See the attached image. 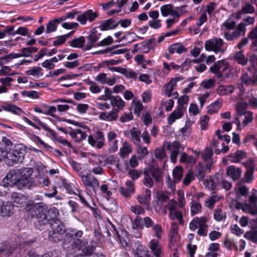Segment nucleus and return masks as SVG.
I'll return each instance as SVG.
<instances>
[{
    "instance_id": "774afa93",
    "label": "nucleus",
    "mask_w": 257,
    "mask_h": 257,
    "mask_svg": "<svg viewBox=\"0 0 257 257\" xmlns=\"http://www.w3.org/2000/svg\"><path fill=\"white\" fill-rule=\"evenodd\" d=\"M249 201L251 203H254L250 213L253 215H257V197L253 195L250 196Z\"/></svg>"
},
{
    "instance_id": "a211bd4d",
    "label": "nucleus",
    "mask_w": 257,
    "mask_h": 257,
    "mask_svg": "<svg viewBox=\"0 0 257 257\" xmlns=\"http://www.w3.org/2000/svg\"><path fill=\"white\" fill-rule=\"evenodd\" d=\"M183 106H178L177 109L174 110L168 117V123L172 124L176 119L180 118L183 115Z\"/></svg>"
},
{
    "instance_id": "9b49d317",
    "label": "nucleus",
    "mask_w": 257,
    "mask_h": 257,
    "mask_svg": "<svg viewBox=\"0 0 257 257\" xmlns=\"http://www.w3.org/2000/svg\"><path fill=\"white\" fill-rule=\"evenodd\" d=\"M107 139L109 145V152L114 153L118 149V141L116 139V134L113 131H110L107 134Z\"/></svg>"
},
{
    "instance_id": "ea45409f",
    "label": "nucleus",
    "mask_w": 257,
    "mask_h": 257,
    "mask_svg": "<svg viewBox=\"0 0 257 257\" xmlns=\"http://www.w3.org/2000/svg\"><path fill=\"white\" fill-rule=\"evenodd\" d=\"M143 174L144 175V178L143 179L144 185L148 188H152L154 185V181L151 177L149 170L145 169Z\"/></svg>"
},
{
    "instance_id": "69168bd1",
    "label": "nucleus",
    "mask_w": 257,
    "mask_h": 257,
    "mask_svg": "<svg viewBox=\"0 0 257 257\" xmlns=\"http://www.w3.org/2000/svg\"><path fill=\"white\" fill-rule=\"evenodd\" d=\"M136 257H152L150 254H149L148 250H144L143 249V246L140 245L138 246L135 254Z\"/></svg>"
},
{
    "instance_id": "dca6fc26",
    "label": "nucleus",
    "mask_w": 257,
    "mask_h": 257,
    "mask_svg": "<svg viewBox=\"0 0 257 257\" xmlns=\"http://www.w3.org/2000/svg\"><path fill=\"white\" fill-rule=\"evenodd\" d=\"M13 206L21 207L24 206L27 201V197L22 194L14 192L11 196Z\"/></svg>"
},
{
    "instance_id": "680f3d73",
    "label": "nucleus",
    "mask_w": 257,
    "mask_h": 257,
    "mask_svg": "<svg viewBox=\"0 0 257 257\" xmlns=\"http://www.w3.org/2000/svg\"><path fill=\"white\" fill-rule=\"evenodd\" d=\"M244 237L248 240H250L254 243H257V230H250L246 232Z\"/></svg>"
},
{
    "instance_id": "393cba45",
    "label": "nucleus",
    "mask_w": 257,
    "mask_h": 257,
    "mask_svg": "<svg viewBox=\"0 0 257 257\" xmlns=\"http://www.w3.org/2000/svg\"><path fill=\"white\" fill-rule=\"evenodd\" d=\"M224 60H219L216 62L213 65L210 67V71L214 74L217 78H222V74L220 73L221 66Z\"/></svg>"
},
{
    "instance_id": "72a5a7b5",
    "label": "nucleus",
    "mask_w": 257,
    "mask_h": 257,
    "mask_svg": "<svg viewBox=\"0 0 257 257\" xmlns=\"http://www.w3.org/2000/svg\"><path fill=\"white\" fill-rule=\"evenodd\" d=\"M222 102V99H218L215 101H214L213 103L211 104L208 107L207 112L208 114H212L213 113H216L218 111L219 109L221 106V103Z\"/></svg>"
},
{
    "instance_id": "a18cd8bd",
    "label": "nucleus",
    "mask_w": 257,
    "mask_h": 257,
    "mask_svg": "<svg viewBox=\"0 0 257 257\" xmlns=\"http://www.w3.org/2000/svg\"><path fill=\"white\" fill-rule=\"evenodd\" d=\"M234 59L237 62L238 64L243 66L246 65L248 62L247 59L242 53V50L239 51L235 54Z\"/></svg>"
},
{
    "instance_id": "f704fd0d",
    "label": "nucleus",
    "mask_w": 257,
    "mask_h": 257,
    "mask_svg": "<svg viewBox=\"0 0 257 257\" xmlns=\"http://www.w3.org/2000/svg\"><path fill=\"white\" fill-rule=\"evenodd\" d=\"M4 110L12 112L15 114L21 115L24 112L22 109L15 105L8 104L2 106Z\"/></svg>"
},
{
    "instance_id": "423d86ee",
    "label": "nucleus",
    "mask_w": 257,
    "mask_h": 257,
    "mask_svg": "<svg viewBox=\"0 0 257 257\" xmlns=\"http://www.w3.org/2000/svg\"><path fill=\"white\" fill-rule=\"evenodd\" d=\"M82 181L86 188L95 192L98 189L99 183L98 180L90 173L86 175H81Z\"/></svg>"
},
{
    "instance_id": "bf43d9fd",
    "label": "nucleus",
    "mask_w": 257,
    "mask_h": 257,
    "mask_svg": "<svg viewBox=\"0 0 257 257\" xmlns=\"http://www.w3.org/2000/svg\"><path fill=\"white\" fill-rule=\"evenodd\" d=\"M180 161L181 162H186L187 163L193 164L196 162V159L192 156H188L185 153L181 154Z\"/></svg>"
},
{
    "instance_id": "9d476101",
    "label": "nucleus",
    "mask_w": 257,
    "mask_h": 257,
    "mask_svg": "<svg viewBox=\"0 0 257 257\" xmlns=\"http://www.w3.org/2000/svg\"><path fill=\"white\" fill-rule=\"evenodd\" d=\"M213 154L212 149L209 148H206L201 152V157L205 163L206 169L208 171L211 170V166L213 164Z\"/></svg>"
},
{
    "instance_id": "c03bdc74",
    "label": "nucleus",
    "mask_w": 257,
    "mask_h": 257,
    "mask_svg": "<svg viewBox=\"0 0 257 257\" xmlns=\"http://www.w3.org/2000/svg\"><path fill=\"white\" fill-rule=\"evenodd\" d=\"M214 219L217 221H221L225 220L226 215L225 212L220 208H216L213 211Z\"/></svg>"
},
{
    "instance_id": "c85d7f7f",
    "label": "nucleus",
    "mask_w": 257,
    "mask_h": 257,
    "mask_svg": "<svg viewBox=\"0 0 257 257\" xmlns=\"http://www.w3.org/2000/svg\"><path fill=\"white\" fill-rule=\"evenodd\" d=\"M245 25L242 23H240L238 24L236 29L232 32L234 38L236 40L241 35H244L246 31Z\"/></svg>"
},
{
    "instance_id": "20e7f679",
    "label": "nucleus",
    "mask_w": 257,
    "mask_h": 257,
    "mask_svg": "<svg viewBox=\"0 0 257 257\" xmlns=\"http://www.w3.org/2000/svg\"><path fill=\"white\" fill-rule=\"evenodd\" d=\"M87 141L91 147L97 149H101L105 144L103 132L99 130H97L93 135L88 136Z\"/></svg>"
},
{
    "instance_id": "4c0bfd02",
    "label": "nucleus",
    "mask_w": 257,
    "mask_h": 257,
    "mask_svg": "<svg viewBox=\"0 0 257 257\" xmlns=\"http://www.w3.org/2000/svg\"><path fill=\"white\" fill-rule=\"evenodd\" d=\"M103 207L108 211L115 212L117 208L116 202L112 198L107 199Z\"/></svg>"
},
{
    "instance_id": "39448f33",
    "label": "nucleus",
    "mask_w": 257,
    "mask_h": 257,
    "mask_svg": "<svg viewBox=\"0 0 257 257\" xmlns=\"http://www.w3.org/2000/svg\"><path fill=\"white\" fill-rule=\"evenodd\" d=\"M144 227L147 228H152L154 232L155 236L160 239L163 233V229L160 224H155L154 221L149 216H146L143 218Z\"/></svg>"
},
{
    "instance_id": "49530a36",
    "label": "nucleus",
    "mask_w": 257,
    "mask_h": 257,
    "mask_svg": "<svg viewBox=\"0 0 257 257\" xmlns=\"http://www.w3.org/2000/svg\"><path fill=\"white\" fill-rule=\"evenodd\" d=\"M85 39L84 37L81 36L77 39L69 41V43L73 47L81 48L84 46Z\"/></svg>"
},
{
    "instance_id": "e2e57ef3",
    "label": "nucleus",
    "mask_w": 257,
    "mask_h": 257,
    "mask_svg": "<svg viewBox=\"0 0 257 257\" xmlns=\"http://www.w3.org/2000/svg\"><path fill=\"white\" fill-rule=\"evenodd\" d=\"M191 213L192 215L198 213L201 211V205L200 203L192 201L191 202Z\"/></svg>"
},
{
    "instance_id": "3c124183",
    "label": "nucleus",
    "mask_w": 257,
    "mask_h": 257,
    "mask_svg": "<svg viewBox=\"0 0 257 257\" xmlns=\"http://www.w3.org/2000/svg\"><path fill=\"white\" fill-rule=\"evenodd\" d=\"M19 173L21 178H31V176L33 172V170L31 168L24 167L18 170Z\"/></svg>"
},
{
    "instance_id": "6e6552de",
    "label": "nucleus",
    "mask_w": 257,
    "mask_h": 257,
    "mask_svg": "<svg viewBox=\"0 0 257 257\" xmlns=\"http://www.w3.org/2000/svg\"><path fill=\"white\" fill-rule=\"evenodd\" d=\"M148 246L155 257L163 256L162 246L158 239L155 238L151 239L149 242Z\"/></svg>"
},
{
    "instance_id": "8fccbe9b",
    "label": "nucleus",
    "mask_w": 257,
    "mask_h": 257,
    "mask_svg": "<svg viewBox=\"0 0 257 257\" xmlns=\"http://www.w3.org/2000/svg\"><path fill=\"white\" fill-rule=\"evenodd\" d=\"M173 176L175 182L179 181L183 176V169L181 166H176L173 170Z\"/></svg>"
},
{
    "instance_id": "0eeeda50",
    "label": "nucleus",
    "mask_w": 257,
    "mask_h": 257,
    "mask_svg": "<svg viewBox=\"0 0 257 257\" xmlns=\"http://www.w3.org/2000/svg\"><path fill=\"white\" fill-rule=\"evenodd\" d=\"M21 177L18 170H13L9 172L3 181L5 186H11L15 184H18Z\"/></svg>"
},
{
    "instance_id": "473e14b6",
    "label": "nucleus",
    "mask_w": 257,
    "mask_h": 257,
    "mask_svg": "<svg viewBox=\"0 0 257 257\" xmlns=\"http://www.w3.org/2000/svg\"><path fill=\"white\" fill-rule=\"evenodd\" d=\"M13 207L14 206L12 203L10 202L5 203L4 202V205L1 209V214L3 216H10L13 214Z\"/></svg>"
},
{
    "instance_id": "f8f14e48",
    "label": "nucleus",
    "mask_w": 257,
    "mask_h": 257,
    "mask_svg": "<svg viewBox=\"0 0 257 257\" xmlns=\"http://www.w3.org/2000/svg\"><path fill=\"white\" fill-rule=\"evenodd\" d=\"M240 79L241 83L238 85V88L240 90L239 95H242L244 92V89H243V85L245 86H252L254 85V79H252L250 77L247 73H243L241 74Z\"/></svg>"
},
{
    "instance_id": "4468645a",
    "label": "nucleus",
    "mask_w": 257,
    "mask_h": 257,
    "mask_svg": "<svg viewBox=\"0 0 257 257\" xmlns=\"http://www.w3.org/2000/svg\"><path fill=\"white\" fill-rule=\"evenodd\" d=\"M101 34L98 32L96 28H94L92 31H91L90 34L87 38L88 40V43L85 46V50H89L93 46H94L93 43L98 40Z\"/></svg>"
},
{
    "instance_id": "e433bc0d",
    "label": "nucleus",
    "mask_w": 257,
    "mask_h": 257,
    "mask_svg": "<svg viewBox=\"0 0 257 257\" xmlns=\"http://www.w3.org/2000/svg\"><path fill=\"white\" fill-rule=\"evenodd\" d=\"M184 148V146H182L177 141H175L172 143L169 144L167 146V149L171 153H179V152L181 150H183Z\"/></svg>"
},
{
    "instance_id": "13d9d810",
    "label": "nucleus",
    "mask_w": 257,
    "mask_h": 257,
    "mask_svg": "<svg viewBox=\"0 0 257 257\" xmlns=\"http://www.w3.org/2000/svg\"><path fill=\"white\" fill-rule=\"evenodd\" d=\"M122 74L127 79H136L137 78L138 74L136 72L131 69L123 68Z\"/></svg>"
},
{
    "instance_id": "37998d69",
    "label": "nucleus",
    "mask_w": 257,
    "mask_h": 257,
    "mask_svg": "<svg viewBox=\"0 0 257 257\" xmlns=\"http://www.w3.org/2000/svg\"><path fill=\"white\" fill-rule=\"evenodd\" d=\"M220 73L222 74V78H228L231 74V69L229 64L225 61H223Z\"/></svg>"
},
{
    "instance_id": "7ed1b4c3",
    "label": "nucleus",
    "mask_w": 257,
    "mask_h": 257,
    "mask_svg": "<svg viewBox=\"0 0 257 257\" xmlns=\"http://www.w3.org/2000/svg\"><path fill=\"white\" fill-rule=\"evenodd\" d=\"M205 48L207 51H212L215 53H223L226 49L224 42L221 38H213L205 42Z\"/></svg>"
},
{
    "instance_id": "2eb2a0df",
    "label": "nucleus",
    "mask_w": 257,
    "mask_h": 257,
    "mask_svg": "<svg viewBox=\"0 0 257 257\" xmlns=\"http://www.w3.org/2000/svg\"><path fill=\"white\" fill-rule=\"evenodd\" d=\"M176 86L175 81L170 80V82L163 87V88L165 89L164 94L168 97H172L173 98H177L178 96V93L176 91H174Z\"/></svg>"
},
{
    "instance_id": "1a4fd4ad",
    "label": "nucleus",
    "mask_w": 257,
    "mask_h": 257,
    "mask_svg": "<svg viewBox=\"0 0 257 257\" xmlns=\"http://www.w3.org/2000/svg\"><path fill=\"white\" fill-rule=\"evenodd\" d=\"M51 227L53 230V233L51 234V232L49 233V236L52 238L56 237L55 236H53V235L55 234H63L65 232V227L63 223L59 220L56 219L53 221V222L51 224Z\"/></svg>"
},
{
    "instance_id": "cd10ccee",
    "label": "nucleus",
    "mask_w": 257,
    "mask_h": 257,
    "mask_svg": "<svg viewBox=\"0 0 257 257\" xmlns=\"http://www.w3.org/2000/svg\"><path fill=\"white\" fill-rule=\"evenodd\" d=\"M147 170H149L150 175L152 176L156 182L160 183L162 181V174L159 168H155Z\"/></svg>"
},
{
    "instance_id": "a878e982",
    "label": "nucleus",
    "mask_w": 257,
    "mask_h": 257,
    "mask_svg": "<svg viewBox=\"0 0 257 257\" xmlns=\"http://www.w3.org/2000/svg\"><path fill=\"white\" fill-rule=\"evenodd\" d=\"M111 105L113 107H116L118 110L121 109L124 106V102L119 96H114L109 98Z\"/></svg>"
},
{
    "instance_id": "79ce46f5",
    "label": "nucleus",
    "mask_w": 257,
    "mask_h": 257,
    "mask_svg": "<svg viewBox=\"0 0 257 257\" xmlns=\"http://www.w3.org/2000/svg\"><path fill=\"white\" fill-rule=\"evenodd\" d=\"M52 136V138L56 141L61 143V144L67 146L69 148H72L71 144L65 139H63L62 138L59 136L54 131L50 135Z\"/></svg>"
},
{
    "instance_id": "f257e3e1",
    "label": "nucleus",
    "mask_w": 257,
    "mask_h": 257,
    "mask_svg": "<svg viewBox=\"0 0 257 257\" xmlns=\"http://www.w3.org/2000/svg\"><path fill=\"white\" fill-rule=\"evenodd\" d=\"M25 209L30 212L33 217L37 219L40 227L48 223V216L47 214L48 206L44 203L28 204Z\"/></svg>"
},
{
    "instance_id": "de8ad7c7",
    "label": "nucleus",
    "mask_w": 257,
    "mask_h": 257,
    "mask_svg": "<svg viewBox=\"0 0 257 257\" xmlns=\"http://www.w3.org/2000/svg\"><path fill=\"white\" fill-rule=\"evenodd\" d=\"M248 162L250 164V165L247 167V170L244 175V179L247 182H249L252 180V175L254 171V167L252 165V161L249 160Z\"/></svg>"
},
{
    "instance_id": "7c9ffc66",
    "label": "nucleus",
    "mask_w": 257,
    "mask_h": 257,
    "mask_svg": "<svg viewBox=\"0 0 257 257\" xmlns=\"http://www.w3.org/2000/svg\"><path fill=\"white\" fill-rule=\"evenodd\" d=\"M161 13L163 16L167 17L169 15L175 18L174 15V9L171 4L163 5L160 8Z\"/></svg>"
},
{
    "instance_id": "ddd939ff",
    "label": "nucleus",
    "mask_w": 257,
    "mask_h": 257,
    "mask_svg": "<svg viewBox=\"0 0 257 257\" xmlns=\"http://www.w3.org/2000/svg\"><path fill=\"white\" fill-rule=\"evenodd\" d=\"M97 17L96 13H94L91 10H89L84 12L83 14L77 17V20L82 25H84L88 20L89 22H92Z\"/></svg>"
},
{
    "instance_id": "f3484780",
    "label": "nucleus",
    "mask_w": 257,
    "mask_h": 257,
    "mask_svg": "<svg viewBox=\"0 0 257 257\" xmlns=\"http://www.w3.org/2000/svg\"><path fill=\"white\" fill-rule=\"evenodd\" d=\"M118 117V110L114 109L109 112H101L99 118L103 120L111 121L117 120Z\"/></svg>"
},
{
    "instance_id": "2f4dec72",
    "label": "nucleus",
    "mask_w": 257,
    "mask_h": 257,
    "mask_svg": "<svg viewBox=\"0 0 257 257\" xmlns=\"http://www.w3.org/2000/svg\"><path fill=\"white\" fill-rule=\"evenodd\" d=\"M168 50L171 54L176 53L180 54L185 52L187 49L182 45L176 43L171 45Z\"/></svg>"
},
{
    "instance_id": "052dcab7",
    "label": "nucleus",
    "mask_w": 257,
    "mask_h": 257,
    "mask_svg": "<svg viewBox=\"0 0 257 257\" xmlns=\"http://www.w3.org/2000/svg\"><path fill=\"white\" fill-rule=\"evenodd\" d=\"M47 214L48 216V221L50 220H55L59 215V211L56 207H53L47 210Z\"/></svg>"
},
{
    "instance_id": "09e8293b",
    "label": "nucleus",
    "mask_w": 257,
    "mask_h": 257,
    "mask_svg": "<svg viewBox=\"0 0 257 257\" xmlns=\"http://www.w3.org/2000/svg\"><path fill=\"white\" fill-rule=\"evenodd\" d=\"M178 234V226L176 223H173L170 230V243L172 244L176 242L175 237Z\"/></svg>"
},
{
    "instance_id": "864d4df0",
    "label": "nucleus",
    "mask_w": 257,
    "mask_h": 257,
    "mask_svg": "<svg viewBox=\"0 0 257 257\" xmlns=\"http://www.w3.org/2000/svg\"><path fill=\"white\" fill-rule=\"evenodd\" d=\"M132 228L143 229L144 228L143 218L140 216H137L134 220L132 221Z\"/></svg>"
},
{
    "instance_id": "4be33fe9",
    "label": "nucleus",
    "mask_w": 257,
    "mask_h": 257,
    "mask_svg": "<svg viewBox=\"0 0 257 257\" xmlns=\"http://www.w3.org/2000/svg\"><path fill=\"white\" fill-rule=\"evenodd\" d=\"M234 90V87L231 85H220L217 87L216 93L220 96H223L231 94Z\"/></svg>"
},
{
    "instance_id": "aec40b11",
    "label": "nucleus",
    "mask_w": 257,
    "mask_h": 257,
    "mask_svg": "<svg viewBox=\"0 0 257 257\" xmlns=\"http://www.w3.org/2000/svg\"><path fill=\"white\" fill-rule=\"evenodd\" d=\"M68 134L75 142L78 143L85 139L87 137V135L85 132L80 130H74L71 128Z\"/></svg>"
},
{
    "instance_id": "5fc2aeb1",
    "label": "nucleus",
    "mask_w": 257,
    "mask_h": 257,
    "mask_svg": "<svg viewBox=\"0 0 257 257\" xmlns=\"http://www.w3.org/2000/svg\"><path fill=\"white\" fill-rule=\"evenodd\" d=\"M73 32L74 31H71V32L66 35L58 37L57 39L53 42V45L55 46L62 45L66 41V39H68Z\"/></svg>"
},
{
    "instance_id": "338daca9",
    "label": "nucleus",
    "mask_w": 257,
    "mask_h": 257,
    "mask_svg": "<svg viewBox=\"0 0 257 257\" xmlns=\"http://www.w3.org/2000/svg\"><path fill=\"white\" fill-rule=\"evenodd\" d=\"M130 210L134 214L137 215V216H139V215L143 214L145 212V209L139 205L131 206L130 207Z\"/></svg>"
},
{
    "instance_id": "c9c22d12",
    "label": "nucleus",
    "mask_w": 257,
    "mask_h": 257,
    "mask_svg": "<svg viewBox=\"0 0 257 257\" xmlns=\"http://www.w3.org/2000/svg\"><path fill=\"white\" fill-rule=\"evenodd\" d=\"M132 152V146L126 142H123L122 147L120 149L119 155L121 158H124Z\"/></svg>"
},
{
    "instance_id": "58836bf2",
    "label": "nucleus",
    "mask_w": 257,
    "mask_h": 257,
    "mask_svg": "<svg viewBox=\"0 0 257 257\" xmlns=\"http://www.w3.org/2000/svg\"><path fill=\"white\" fill-rule=\"evenodd\" d=\"M209 172L206 169V167L202 164H199L197 166L196 170V175L199 181L203 180L205 177L206 172Z\"/></svg>"
},
{
    "instance_id": "412c9836",
    "label": "nucleus",
    "mask_w": 257,
    "mask_h": 257,
    "mask_svg": "<svg viewBox=\"0 0 257 257\" xmlns=\"http://www.w3.org/2000/svg\"><path fill=\"white\" fill-rule=\"evenodd\" d=\"M226 170L227 175L233 180L238 179L241 176V170L239 168L230 166L226 168Z\"/></svg>"
},
{
    "instance_id": "5701e85b",
    "label": "nucleus",
    "mask_w": 257,
    "mask_h": 257,
    "mask_svg": "<svg viewBox=\"0 0 257 257\" xmlns=\"http://www.w3.org/2000/svg\"><path fill=\"white\" fill-rule=\"evenodd\" d=\"M222 197L213 192L212 195L208 197L205 201V206L210 209H212L215 204L219 201Z\"/></svg>"
},
{
    "instance_id": "4d7b16f0",
    "label": "nucleus",
    "mask_w": 257,
    "mask_h": 257,
    "mask_svg": "<svg viewBox=\"0 0 257 257\" xmlns=\"http://www.w3.org/2000/svg\"><path fill=\"white\" fill-rule=\"evenodd\" d=\"M38 49L36 47H27L23 48L21 49V53H19L22 55L21 57H29L31 53H35L37 51Z\"/></svg>"
},
{
    "instance_id": "a19ab883",
    "label": "nucleus",
    "mask_w": 257,
    "mask_h": 257,
    "mask_svg": "<svg viewBox=\"0 0 257 257\" xmlns=\"http://www.w3.org/2000/svg\"><path fill=\"white\" fill-rule=\"evenodd\" d=\"M42 69L40 67H34L26 71V74L28 75H32L38 78L43 75L42 72Z\"/></svg>"
},
{
    "instance_id": "f03ea898",
    "label": "nucleus",
    "mask_w": 257,
    "mask_h": 257,
    "mask_svg": "<svg viewBox=\"0 0 257 257\" xmlns=\"http://www.w3.org/2000/svg\"><path fill=\"white\" fill-rule=\"evenodd\" d=\"M27 152V147L24 144L15 145L12 149L8 151L7 165L13 166L18 163L23 162Z\"/></svg>"
},
{
    "instance_id": "0e129e2a",
    "label": "nucleus",
    "mask_w": 257,
    "mask_h": 257,
    "mask_svg": "<svg viewBox=\"0 0 257 257\" xmlns=\"http://www.w3.org/2000/svg\"><path fill=\"white\" fill-rule=\"evenodd\" d=\"M204 185L209 189L212 190L216 188V183L211 176L207 177L203 182Z\"/></svg>"
},
{
    "instance_id": "c756f323",
    "label": "nucleus",
    "mask_w": 257,
    "mask_h": 257,
    "mask_svg": "<svg viewBox=\"0 0 257 257\" xmlns=\"http://www.w3.org/2000/svg\"><path fill=\"white\" fill-rule=\"evenodd\" d=\"M118 25V23H115L112 19H109L101 24L99 26V28L101 31H106L114 29Z\"/></svg>"
},
{
    "instance_id": "6ab92c4d",
    "label": "nucleus",
    "mask_w": 257,
    "mask_h": 257,
    "mask_svg": "<svg viewBox=\"0 0 257 257\" xmlns=\"http://www.w3.org/2000/svg\"><path fill=\"white\" fill-rule=\"evenodd\" d=\"M255 12L254 7L250 3H246L241 8V10L237 12L236 18L239 19L241 18L242 15L251 14Z\"/></svg>"
},
{
    "instance_id": "b1692460",
    "label": "nucleus",
    "mask_w": 257,
    "mask_h": 257,
    "mask_svg": "<svg viewBox=\"0 0 257 257\" xmlns=\"http://www.w3.org/2000/svg\"><path fill=\"white\" fill-rule=\"evenodd\" d=\"M246 157V153L241 150H237L229 156V160L233 163L239 162L240 160Z\"/></svg>"
},
{
    "instance_id": "6e6d98bb",
    "label": "nucleus",
    "mask_w": 257,
    "mask_h": 257,
    "mask_svg": "<svg viewBox=\"0 0 257 257\" xmlns=\"http://www.w3.org/2000/svg\"><path fill=\"white\" fill-rule=\"evenodd\" d=\"M247 103L245 102H240L237 103L236 106V113L237 115H242L245 113V109L247 107Z\"/></svg>"
},
{
    "instance_id": "603ef678",
    "label": "nucleus",
    "mask_w": 257,
    "mask_h": 257,
    "mask_svg": "<svg viewBox=\"0 0 257 257\" xmlns=\"http://www.w3.org/2000/svg\"><path fill=\"white\" fill-rule=\"evenodd\" d=\"M169 217L171 219H177L178 220L179 223L182 224L183 223V215L180 211L174 210L169 212Z\"/></svg>"
},
{
    "instance_id": "bb28decb",
    "label": "nucleus",
    "mask_w": 257,
    "mask_h": 257,
    "mask_svg": "<svg viewBox=\"0 0 257 257\" xmlns=\"http://www.w3.org/2000/svg\"><path fill=\"white\" fill-rule=\"evenodd\" d=\"M130 139L135 144L138 145L141 142V132L136 127H132L130 130Z\"/></svg>"
}]
</instances>
